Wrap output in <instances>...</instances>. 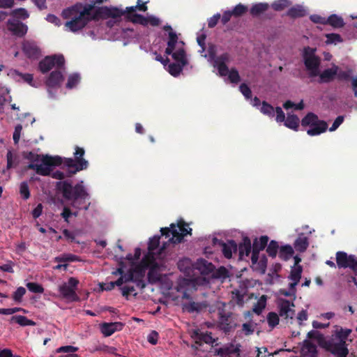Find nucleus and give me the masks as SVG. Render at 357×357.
Masks as SVG:
<instances>
[{"instance_id": "obj_1", "label": "nucleus", "mask_w": 357, "mask_h": 357, "mask_svg": "<svg viewBox=\"0 0 357 357\" xmlns=\"http://www.w3.org/2000/svg\"><path fill=\"white\" fill-rule=\"evenodd\" d=\"M85 151L78 146L75 147L73 153L74 159L71 158H61L59 155L51 156L42 155L41 165L30 163L28 169H33L41 176H50L52 172V167L63 165V169L66 168L67 176H72L77 172L87 169L89 162L84 158Z\"/></svg>"}, {"instance_id": "obj_2", "label": "nucleus", "mask_w": 357, "mask_h": 357, "mask_svg": "<svg viewBox=\"0 0 357 357\" xmlns=\"http://www.w3.org/2000/svg\"><path fill=\"white\" fill-rule=\"evenodd\" d=\"M51 176L53 178L60 180L56 184L57 190L61 192L65 200L70 202V206L77 210L87 211L91 205L89 202L90 195L83 185V181L73 185L68 181H61L66 175L64 172L56 170L52 172Z\"/></svg>"}, {"instance_id": "obj_3", "label": "nucleus", "mask_w": 357, "mask_h": 357, "mask_svg": "<svg viewBox=\"0 0 357 357\" xmlns=\"http://www.w3.org/2000/svg\"><path fill=\"white\" fill-rule=\"evenodd\" d=\"M162 236H165L166 238H169L170 234L172 237L169 238V240L163 243L161 248L160 245V236L155 235L151 238L148 243V252L144 256H149V259H157L161 258L162 252L167 248L169 243H181L184 236L188 234L191 235L192 229L189 227L188 225L183 220H178L177 224L172 223L170 227H163L160 229Z\"/></svg>"}, {"instance_id": "obj_4", "label": "nucleus", "mask_w": 357, "mask_h": 357, "mask_svg": "<svg viewBox=\"0 0 357 357\" xmlns=\"http://www.w3.org/2000/svg\"><path fill=\"white\" fill-rule=\"evenodd\" d=\"M93 4L77 3L74 6L64 9L62 16L65 19L70 18V21L65 23V26L72 32H76L83 29L89 22L96 19V15L92 13Z\"/></svg>"}, {"instance_id": "obj_5", "label": "nucleus", "mask_w": 357, "mask_h": 357, "mask_svg": "<svg viewBox=\"0 0 357 357\" xmlns=\"http://www.w3.org/2000/svg\"><path fill=\"white\" fill-rule=\"evenodd\" d=\"M225 306V303L218 302L217 303L218 320L216 326L225 335H229L234 331L239 324L237 322L236 316L233 312L227 311Z\"/></svg>"}, {"instance_id": "obj_6", "label": "nucleus", "mask_w": 357, "mask_h": 357, "mask_svg": "<svg viewBox=\"0 0 357 357\" xmlns=\"http://www.w3.org/2000/svg\"><path fill=\"white\" fill-rule=\"evenodd\" d=\"M230 61V55L225 52L217 56L214 60V67H216L218 73L221 77L228 75L229 81L231 83L237 84L240 82L241 77L238 70L236 68H231L229 70V68L226 63Z\"/></svg>"}, {"instance_id": "obj_7", "label": "nucleus", "mask_w": 357, "mask_h": 357, "mask_svg": "<svg viewBox=\"0 0 357 357\" xmlns=\"http://www.w3.org/2000/svg\"><path fill=\"white\" fill-rule=\"evenodd\" d=\"M315 52V48L307 46L304 47L302 55L305 67L310 77H315L319 74L321 59Z\"/></svg>"}, {"instance_id": "obj_8", "label": "nucleus", "mask_w": 357, "mask_h": 357, "mask_svg": "<svg viewBox=\"0 0 357 357\" xmlns=\"http://www.w3.org/2000/svg\"><path fill=\"white\" fill-rule=\"evenodd\" d=\"M302 126H309L307 130L310 136L319 135L326 131L328 124L324 120H319L318 116L312 112L307 113L301 120Z\"/></svg>"}, {"instance_id": "obj_9", "label": "nucleus", "mask_w": 357, "mask_h": 357, "mask_svg": "<svg viewBox=\"0 0 357 357\" xmlns=\"http://www.w3.org/2000/svg\"><path fill=\"white\" fill-rule=\"evenodd\" d=\"M79 281L75 278H70L68 282H64L59 287V291L63 298L70 301H77L79 297L76 294V289Z\"/></svg>"}, {"instance_id": "obj_10", "label": "nucleus", "mask_w": 357, "mask_h": 357, "mask_svg": "<svg viewBox=\"0 0 357 357\" xmlns=\"http://www.w3.org/2000/svg\"><path fill=\"white\" fill-rule=\"evenodd\" d=\"M65 59L63 55L47 56L39 62L38 68L42 73H46L54 66L63 67Z\"/></svg>"}, {"instance_id": "obj_11", "label": "nucleus", "mask_w": 357, "mask_h": 357, "mask_svg": "<svg viewBox=\"0 0 357 357\" xmlns=\"http://www.w3.org/2000/svg\"><path fill=\"white\" fill-rule=\"evenodd\" d=\"M336 263L340 268H349L354 272H357V258L355 255H348L344 252L338 251L336 253Z\"/></svg>"}, {"instance_id": "obj_12", "label": "nucleus", "mask_w": 357, "mask_h": 357, "mask_svg": "<svg viewBox=\"0 0 357 357\" xmlns=\"http://www.w3.org/2000/svg\"><path fill=\"white\" fill-rule=\"evenodd\" d=\"M323 348L335 357H347L349 354L347 344L340 342H333L331 340H327Z\"/></svg>"}, {"instance_id": "obj_13", "label": "nucleus", "mask_w": 357, "mask_h": 357, "mask_svg": "<svg viewBox=\"0 0 357 357\" xmlns=\"http://www.w3.org/2000/svg\"><path fill=\"white\" fill-rule=\"evenodd\" d=\"M191 337L194 340L195 343L201 347L204 343L213 344L215 340L212 337L211 332H202L199 329H193L190 333Z\"/></svg>"}, {"instance_id": "obj_14", "label": "nucleus", "mask_w": 357, "mask_h": 357, "mask_svg": "<svg viewBox=\"0 0 357 357\" xmlns=\"http://www.w3.org/2000/svg\"><path fill=\"white\" fill-rule=\"evenodd\" d=\"M278 308H279V315L284 319H292L294 314L295 310L292 308L294 307V304L293 302H290L286 299H280L278 301Z\"/></svg>"}, {"instance_id": "obj_15", "label": "nucleus", "mask_w": 357, "mask_h": 357, "mask_svg": "<svg viewBox=\"0 0 357 357\" xmlns=\"http://www.w3.org/2000/svg\"><path fill=\"white\" fill-rule=\"evenodd\" d=\"M126 13L125 11L116 8V7H104L102 8H99L97 10H96L95 13L93 15H96V18L98 16H101L105 18H120L121 16H123Z\"/></svg>"}, {"instance_id": "obj_16", "label": "nucleus", "mask_w": 357, "mask_h": 357, "mask_svg": "<svg viewBox=\"0 0 357 357\" xmlns=\"http://www.w3.org/2000/svg\"><path fill=\"white\" fill-rule=\"evenodd\" d=\"M8 29L17 37H23L27 32V26L17 20H9L7 22Z\"/></svg>"}, {"instance_id": "obj_17", "label": "nucleus", "mask_w": 357, "mask_h": 357, "mask_svg": "<svg viewBox=\"0 0 357 357\" xmlns=\"http://www.w3.org/2000/svg\"><path fill=\"white\" fill-rule=\"evenodd\" d=\"M22 50L25 55L31 59H38L40 56V49L33 41H24L22 43Z\"/></svg>"}, {"instance_id": "obj_18", "label": "nucleus", "mask_w": 357, "mask_h": 357, "mask_svg": "<svg viewBox=\"0 0 357 357\" xmlns=\"http://www.w3.org/2000/svg\"><path fill=\"white\" fill-rule=\"evenodd\" d=\"M338 70H340V68L333 64L331 68H326L321 73L319 71V74L318 75L319 83L323 84L333 82L336 78Z\"/></svg>"}, {"instance_id": "obj_19", "label": "nucleus", "mask_w": 357, "mask_h": 357, "mask_svg": "<svg viewBox=\"0 0 357 357\" xmlns=\"http://www.w3.org/2000/svg\"><path fill=\"white\" fill-rule=\"evenodd\" d=\"M149 263L148 280L150 283H155L160 279V275L158 272L159 264L156 261V259H150Z\"/></svg>"}, {"instance_id": "obj_20", "label": "nucleus", "mask_w": 357, "mask_h": 357, "mask_svg": "<svg viewBox=\"0 0 357 357\" xmlns=\"http://www.w3.org/2000/svg\"><path fill=\"white\" fill-rule=\"evenodd\" d=\"M149 256H144L141 260L140 263L136 265L134 268H131L134 273V275L135 278H144L146 271L149 267Z\"/></svg>"}, {"instance_id": "obj_21", "label": "nucleus", "mask_w": 357, "mask_h": 357, "mask_svg": "<svg viewBox=\"0 0 357 357\" xmlns=\"http://www.w3.org/2000/svg\"><path fill=\"white\" fill-rule=\"evenodd\" d=\"M219 245H221L222 254L227 259L231 258L232 253H236L238 250V245L234 240L228 241L227 243L220 241Z\"/></svg>"}, {"instance_id": "obj_22", "label": "nucleus", "mask_w": 357, "mask_h": 357, "mask_svg": "<svg viewBox=\"0 0 357 357\" xmlns=\"http://www.w3.org/2000/svg\"><path fill=\"white\" fill-rule=\"evenodd\" d=\"M63 80V76L61 72L59 70H54L50 74L45 84L49 88H54L59 86Z\"/></svg>"}, {"instance_id": "obj_23", "label": "nucleus", "mask_w": 357, "mask_h": 357, "mask_svg": "<svg viewBox=\"0 0 357 357\" xmlns=\"http://www.w3.org/2000/svg\"><path fill=\"white\" fill-rule=\"evenodd\" d=\"M122 326L123 324L121 322L103 323L100 326V331L105 337H109L116 331L121 330Z\"/></svg>"}, {"instance_id": "obj_24", "label": "nucleus", "mask_w": 357, "mask_h": 357, "mask_svg": "<svg viewBox=\"0 0 357 357\" xmlns=\"http://www.w3.org/2000/svg\"><path fill=\"white\" fill-rule=\"evenodd\" d=\"M238 250L239 252L240 259H243L244 256L248 257L252 250L250 239L247 236L244 237L243 238V242L238 246Z\"/></svg>"}, {"instance_id": "obj_25", "label": "nucleus", "mask_w": 357, "mask_h": 357, "mask_svg": "<svg viewBox=\"0 0 357 357\" xmlns=\"http://www.w3.org/2000/svg\"><path fill=\"white\" fill-rule=\"evenodd\" d=\"M215 352L220 357H227L235 354L238 355L239 349L235 347L234 344H230L229 345L216 349Z\"/></svg>"}, {"instance_id": "obj_26", "label": "nucleus", "mask_w": 357, "mask_h": 357, "mask_svg": "<svg viewBox=\"0 0 357 357\" xmlns=\"http://www.w3.org/2000/svg\"><path fill=\"white\" fill-rule=\"evenodd\" d=\"M309 245V241L307 236L303 234L299 235L294 243L296 251L303 252L305 251Z\"/></svg>"}, {"instance_id": "obj_27", "label": "nucleus", "mask_w": 357, "mask_h": 357, "mask_svg": "<svg viewBox=\"0 0 357 357\" xmlns=\"http://www.w3.org/2000/svg\"><path fill=\"white\" fill-rule=\"evenodd\" d=\"M206 307L207 304L204 302L199 303L192 301L183 305V309L188 312H199Z\"/></svg>"}, {"instance_id": "obj_28", "label": "nucleus", "mask_w": 357, "mask_h": 357, "mask_svg": "<svg viewBox=\"0 0 357 357\" xmlns=\"http://www.w3.org/2000/svg\"><path fill=\"white\" fill-rule=\"evenodd\" d=\"M306 14V10L301 5L290 8L287 13V15L293 19L304 17Z\"/></svg>"}, {"instance_id": "obj_29", "label": "nucleus", "mask_w": 357, "mask_h": 357, "mask_svg": "<svg viewBox=\"0 0 357 357\" xmlns=\"http://www.w3.org/2000/svg\"><path fill=\"white\" fill-rule=\"evenodd\" d=\"M307 337L309 339L317 340L318 344L322 348L324 347L325 343L327 342L324 335L317 330H312L309 331L307 334Z\"/></svg>"}, {"instance_id": "obj_30", "label": "nucleus", "mask_w": 357, "mask_h": 357, "mask_svg": "<svg viewBox=\"0 0 357 357\" xmlns=\"http://www.w3.org/2000/svg\"><path fill=\"white\" fill-rule=\"evenodd\" d=\"M198 268L204 274H213V272L215 269V266L212 263L206 261V259H201L198 261Z\"/></svg>"}, {"instance_id": "obj_31", "label": "nucleus", "mask_w": 357, "mask_h": 357, "mask_svg": "<svg viewBox=\"0 0 357 357\" xmlns=\"http://www.w3.org/2000/svg\"><path fill=\"white\" fill-rule=\"evenodd\" d=\"M330 24L334 28H341L344 25L342 17L335 14H333L327 18L326 24Z\"/></svg>"}, {"instance_id": "obj_32", "label": "nucleus", "mask_w": 357, "mask_h": 357, "mask_svg": "<svg viewBox=\"0 0 357 357\" xmlns=\"http://www.w3.org/2000/svg\"><path fill=\"white\" fill-rule=\"evenodd\" d=\"M10 322H15L22 326L36 325V323L33 321L29 319L26 317L22 315L13 316L10 319Z\"/></svg>"}, {"instance_id": "obj_33", "label": "nucleus", "mask_w": 357, "mask_h": 357, "mask_svg": "<svg viewBox=\"0 0 357 357\" xmlns=\"http://www.w3.org/2000/svg\"><path fill=\"white\" fill-rule=\"evenodd\" d=\"M172 58L178 62V63L182 64L183 66H186L188 63V59L186 58V53L183 48H180L174 54H172Z\"/></svg>"}, {"instance_id": "obj_34", "label": "nucleus", "mask_w": 357, "mask_h": 357, "mask_svg": "<svg viewBox=\"0 0 357 357\" xmlns=\"http://www.w3.org/2000/svg\"><path fill=\"white\" fill-rule=\"evenodd\" d=\"M268 8L269 5L267 3H259L254 4L250 12L252 16H257L266 12Z\"/></svg>"}, {"instance_id": "obj_35", "label": "nucleus", "mask_w": 357, "mask_h": 357, "mask_svg": "<svg viewBox=\"0 0 357 357\" xmlns=\"http://www.w3.org/2000/svg\"><path fill=\"white\" fill-rule=\"evenodd\" d=\"M294 254V250L289 245L281 246L279 250V257L284 261L289 259Z\"/></svg>"}, {"instance_id": "obj_36", "label": "nucleus", "mask_w": 357, "mask_h": 357, "mask_svg": "<svg viewBox=\"0 0 357 357\" xmlns=\"http://www.w3.org/2000/svg\"><path fill=\"white\" fill-rule=\"evenodd\" d=\"M284 126L290 129L297 130L299 126V119L295 114L288 115L284 120Z\"/></svg>"}, {"instance_id": "obj_37", "label": "nucleus", "mask_w": 357, "mask_h": 357, "mask_svg": "<svg viewBox=\"0 0 357 357\" xmlns=\"http://www.w3.org/2000/svg\"><path fill=\"white\" fill-rule=\"evenodd\" d=\"M268 241V237L267 236H261L259 239L255 238L253 242L252 249L260 252L266 247Z\"/></svg>"}, {"instance_id": "obj_38", "label": "nucleus", "mask_w": 357, "mask_h": 357, "mask_svg": "<svg viewBox=\"0 0 357 357\" xmlns=\"http://www.w3.org/2000/svg\"><path fill=\"white\" fill-rule=\"evenodd\" d=\"M259 109L263 114L268 116V117L273 118L275 116L274 107L266 101H263L261 102V106Z\"/></svg>"}, {"instance_id": "obj_39", "label": "nucleus", "mask_w": 357, "mask_h": 357, "mask_svg": "<svg viewBox=\"0 0 357 357\" xmlns=\"http://www.w3.org/2000/svg\"><path fill=\"white\" fill-rule=\"evenodd\" d=\"M278 249V243L274 240H272L270 241L269 244L266 248V252L269 257L275 258L277 256Z\"/></svg>"}, {"instance_id": "obj_40", "label": "nucleus", "mask_w": 357, "mask_h": 357, "mask_svg": "<svg viewBox=\"0 0 357 357\" xmlns=\"http://www.w3.org/2000/svg\"><path fill=\"white\" fill-rule=\"evenodd\" d=\"M184 66L178 63H172L168 66V72L171 75L177 77L180 75Z\"/></svg>"}, {"instance_id": "obj_41", "label": "nucleus", "mask_w": 357, "mask_h": 357, "mask_svg": "<svg viewBox=\"0 0 357 357\" xmlns=\"http://www.w3.org/2000/svg\"><path fill=\"white\" fill-rule=\"evenodd\" d=\"M212 277L216 279H225L229 277V271L225 267L220 266L218 269H214Z\"/></svg>"}, {"instance_id": "obj_42", "label": "nucleus", "mask_w": 357, "mask_h": 357, "mask_svg": "<svg viewBox=\"0 0 357 357\" xmlns=\"http://www.w3.org/2000/svg\"><path fill=\"white\" fill-rule=\"evenodd\" d=\"M290 5L291 2L289 0H276L272 3L271 7L275 11H281Z\"/></svg>"}, {"instance_id": "obj_43", "label": "nucleus", "mask_w": 357, "mask_h": 357, "mask_svg": "<svg viewBox=\"0 0 357 357\" xmlns=\"http://www.w3.org/2000/svg\"><path fill=\"white\" fill-rule=\"evenodd\" d=\"M351 330L347 328H340V329L336 330L335 335L340 340L339 342L342 343H346V340L348 336L350 335Z\"/></svg>"}, {"instance_id": "obj_44", "label": "nucleus", "mask_w": 357, "mask_h": 357, "mask_svg": "<svg viewBox=\"0 0 357 357\" xmlns=\"http://www.w3.org/2000/svg\"><path fill=\"white\" fill-rule=\"evenodd\" d=\"M303 271V268L301 266H297L296 267L294 268L290 273V275L289 276V279L292 281H300L301 278V274Z\"/></svg>"}, {"instance_id": "obj_45", "label": "nucleus", "mask_w": 357, "mask_h": 357, "mask_svg": "<svg viewBox=\"0 0 357 357\" xmlns=\"http://www.w3.org/2000/svg\"><path fill=\"white\" fill-rule=\"evenodd\" d=\"M266 304V296L263 295L260 297L257 304L255 305L253 310L257 314H259L265 308Z\"/></svg>"}, {"instance_id": "obj_46", "label": "nucleus", "mask_w": 357, "mask_h": 357, "mask_svg": "<svg viewBox=\"0 0 357 357\" xmlns=\"http://www.w3.org/2000/svg\"><path fill=\"white\" fill-rule=\"evenodd\" d=\"M17 155H14L11 151H8L6 154V159H7V165L6 169H10L13 167H15L17 165V162H15V160H17Z\"/></svg>"}, {"instance_id": "obj_47", "label": "nucleus", "mask_w": 357, "mask_h": 357, "mask_svg": "<svg viewBox=\"0 0 357 357\" xmlns=\"http://www.w3.org/2000/svg\"><path fill=\"white\" fill-rule=\"evenodd\" d=\"M20 193L24 200H26L30 197V190L27 182L23 181L20 183Z\"/></svg>"}, {"instance_id": "obj_48", "label": "nucleus", "mask_w": 357, "mask_h": 357, "mask_svg": "<svg viewBox=\"0 0 357 357\" xmlns=\"http://www.w3.org/2000/svg\"><path fill=\"white\" fill-rule=\"evenodd\" d=\"M22 156L24 159H26L31 162V163L34 162H38L40 160H41L42 155L35 153L32 151H24L22 153Z\"/></svg>"}, {"instance_id": "obj_49", "label": "nucleus", "mask_w": 357, "mask_h": 357, "mask_svg": "<svg viewBox=\"0 0 357 357\" xmlns=\"http://www.w3.org/2000/svg\"><path fill=\"white\" fill-rule=\"evenodd\" d=\"M26 286L27 289H29V291H30L31 292L36 293V294H42L44 292L43 287L38 283L28 282L26 284Z\"/></svg>"}, {"instance_id": "obj_50", "label": "nucleus", "mask_w": 357, "mask_h": 357, "mask_svg": "<svg viewBox=\"0 0 357 357\" xmlns=\"http://www.w3.org/2000/svg\"><path fill=\"white\" fill-rule=\"evenodd\" d=\"M231 11L233 16L238 17L242 16L248 11V7L241 3H238Z\"/></svg>"}, {"instance_id": "obj_51", "label": "nucleus", "mask_w": 357, "mask_h": 357, "mask_svg": "<svg viewBox=\"0 0 357 357\" xmlns=\"http://www.w3.org/2000/svg\"><path fill=\"white\" fill-rule=\"evenodd\" d=\"M80 76L77 73H74L70 75L68 77V82L66 84V87L68 89H73L75 87L79 82Z\"/></svg>"}, {"instance_id": "obj_52", "label": "nucleus", "mask_w": 357, "mask_h": 357, "mask_svg": "<svg viewBox=\"0 0 357 357\" xmlns=\"http://www.w3.org/2000/svg\"><path fill=\"white\" fill-rule=\"evenodd\" d=\"M122 295L126 297L127 299L128 296L133 294L135 296H137V293H134L135 291V287L133 285L126 284L121 288Z\"/></svg>"}, {"instance_id": "obj_53", "label": "nucleus", "mask_w": 357, "mask_h": 357, "mask_svg": "<svg viewBox=\"0 0 357 357\" xmlns=\"http://www.w3.org/2000/svg\"><path fill=\"white\" fill-rule=\"evenodd\" d=\"M267 321L269 326L273 328L279 324V317L275 312H269L267 315Z\"/></svg>"}, {"instance_id": "obj_54", "label": "nucleus", "mask_w": 357, "mask_h": 357, "mask_svg": "<svg viewBox=\"0 0 357 357\" xmlns=\"http://www.w3.org/2000/svg\"><path fill=\"white\" fill-rule=\"evenodd\" d=\"M326 43L327 44H336L337 43L342 42V39L340 34L338 33H327L326 35Z\"/></svg>"}, {"instance_id": "obj_55", "label": "nucleus", "mask_w": 357, "mask_h": 357, "mask_svg": "<svg viewBox=\"0 0 357 357\" xmlns=\"http://www.w3.org/2000/svg\"><path fill=\"white\" fill-rule=\"evenodd\" d=\"M12 15L15 17L21 18L22 20H26L29 16L27 10L23 8L13 10L12 11Z\"/></svg>"}, {"instance_id": "obj_56", "label": "nucleus", "mask_w": 357, "mask_h": 357, "mask_svg": "<svg viewBox=\"0 0 357 357\" xmlns=\"http://www.w3.org/2000/svg\"><path fill=\"white\" fill-rule=\"evenodd\" d=\"M79 350V348L77 347L68 345V346H62L59 347L56 349L57 353H67L69 354H74L75 352Z\"/></svg>"}, {"instance_id": "obj_57", "label": "nucleus", "mask_w": 357, "mask_h": 357, "mask_svg": "<svg viewBox=\"0 0 357 357\" xmlns=\"http://www.w3.org/2000/svg\"><path fill=\"white\" fill-rule=\"evenodd\" d=\"M239 90L247 100L251 98L252 91L246 84H241L239 86Z\"/></svg>"}, {"instance_id": "obj_58", "label": "nucleus", "mask_w": 357, "mask_h": 357, "mask_svg": "<svg viewBox=\"0 0 357 357\" xmlns=\"http://www.w3.org/2000/svg\"><path fill=\"white\" fill-rule=\"evenodd\" d=\"M25 293L26 289L22 287H20L14 292L13 295V298L14 299V301L17 302H20L22 301V298L25 294Z\"/></svg>"}, {"instance_id": "obj_59", "label": "nucleus", "mask_w": 357, "mask_h": 357, "mask_svg": "<svg viewBox=\"0 0 357 357\" xmlns=\"http://www.w3.org/2000/svg\"><path fill=\"white\" fill-rule=\"evenodd\" d=\"M22 130V126L21 124H17L15 127V130H14V132L13 135V139L14 143L15 144H18V142L20 141Z\"/></svg>"}, {"instance_id": "obj_60", "label": "nucleus", "mask_w": 357, "mask_h": 357, "mask_svg": "<svg viewBox=\"0 0 357 357\" xmlns=\"http://www.w3.org/2000/svg\"><path fill=\"white\" fill-rule=\"evenodd\" d=\"M132 22L144 26H146L148 24V17H144L140 14H135L134 15Z\"/></svg>"}, {"instance_id": "obj_61", "label": "nucleus", "mask_w": 357, "mask_h": 357, "mask_svg": "<svg viewBox=\"0 0 357 357\" xmlns=\"http://www.w3.org/2000/svg\"><path fill=\"white\" fill-rule=\"evenodd\" d=\"M64 238L68 241V242L73 243L75 241V234L73 231H70L67 229H64L62 231Z\"/></svg>"}, {"instance_id": "obj_62", "label": "nucleus", "mask_w": 357, "mask_h": 357, "mask_svg": "<svg viewBox=\"0 0 357 357\" xmlns=\"http://www.w3.org/2000/svg\"><path fill=\"white\" fill-rule=\"evenodd\" d=\"M168 46H174L176 47V45L178 42V36L175 32H169L168 33Z\"/></svg>"}, {"instance_id": "obj_63", "label": "nucleus", "mask_w": 357, "mask_h": 357, "mask_svg": "<svg viewBox=\"0 0 357 357\" xmlns=\"http://www.w3.org/2000/svg\"><path fill=\"white\" fill-rule=\"evenodd\" d=\"M275 113H276L275 120L278 123L284 122L285 120V115L280 107H276L275 109Z\"/></svg>"}, {"instance_id": "obj_64", "label": "nucleus", "mask_w": 357, "mask_h": 357, "mask_svg": "<svg viewBox=\"0 0 357 357\" xmlns=\"http://www.w3.org/2000/svg\"><path fill=\"white\" fill-rule=\"evenodd\" d=\"M254 331L253 325L251 323H245L242 325V331L245 335H252Z\"/></svg>"}]
</instances>
